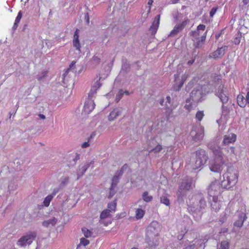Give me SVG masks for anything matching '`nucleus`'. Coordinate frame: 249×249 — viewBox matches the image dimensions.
Here are the masks:
<instances>
[{
	"mask_svg": "<svg viewBox=\"0 0 249 249\" xmlns=\"http://www.w3.org/2000/svg\"><path fill=\"white\" fill-rule=\"evenodd\" d=\"M222 189L224 188L222 187V183L220 184L218 180H215L210 184L208 189L209 199L211 201L212 209L215 212L218 211L221 207L222 197L221 193Z\"/></svg>",
	"mask_w": 249,
	"mask_h": 249,
	"instance_id": "f257e3e1",
	"label": "nucleus"
},
{
	"mask_svg": "<svg viewBox=\"0 0 249 249\" xmlns=\"http://www.w3.org/2000/svg\"><path fill=\"white\" fill-rule=\"evenodd\" d=\"M208 159L206 151L199 149L192 153L188 165L192 170H198L207 163Z\"/></svg>",
	"mask_w": 249,
	"mask_h": 249,
	"instance_id": "f03ea898",
	"label": "nucleus"
},
{
	"mask_svg": "<svg viewBox=\"0 0 249 249\" xmlns=\"http://www.w3.org/2000/svg\"><path fill=\"white\" fill-rule=\"evenodd\" d=\"M213 156L209 161V168L213 172L219 173L225 164L224 154L220 147H211Z\"/></svg>",
	"mask_w": 249,
	"mask_h": 249,
	"instance_id": "7ed1b4c3",
	"label": "nucleus"
},
{
	"mask_svg": "<svg viewBox=\"0 0 249 249\" xmlns=\"http://www.w3.org/2000/svg\"><path fill=\"white\" fill-rule=\"evenodd\" d=\"M238 178L236 170L228 168L226 172L223 174V180L222 181V187L225 189H230L237 183Z\"/></svg>",
	"mask_w": 249,
	"mask_h": 249,
	"instance_id": "20e7f679",
	"label": "nucleus"
},
{
	"mask_svg": "<svg viewBox=\"0 0 249 249\" xmlns=\"http://www.w3.org/2000/svg\"><path fill=\"white\" fill-rule=\"evenodd\" d=\"M161 231V226L156 221H152L147 228V236L152 238L159 237Z\"/></svg>",
	"mask_w": 249,
	"mask_h": 249,
	"instance_id": "39448f33",
	"label": "nucleus"
},
{
	"mask_svg": "<svg viewBox=\"0 0 249 249\" xmlns=\"http://www.w3.org/2000/svg\"><path fill=\"white\" fill-rule=\"evenodd\" d=\"M36 236V234L35 232H28L18 239L17 244L20 247H25L27 245H30L35 240Z\"/></svg>",
	"mask_w": 249,
	"mask_h": 249,
	"instance_id": "423d86ee",
	"label": "nucleus"
},
{
	"mask_svg": "<svg viewBox=\"0 0 249 249\" xmlns=\"http://www.w3.org/2000/svg\"><path fill=\"white\" fill-rule=\"evenodd\" d=\"M192 188V182L189 181L187 179H183L179 187L177 195L178 199L182 198L186 193Z\"/></svg>",
	"mask_w": 249,
	"mask_h": 249,
	"instance_id": "0eeeda50",
	"label": "nucleus"
},
{
	"mask_svg": "<svg viewBox=\"0 0 249 249\" xmlns=\"http://www.w3.org/2000/svg\"><path fill=\"white\" fill-rule=\"evenodd\" d=\"M188 76H189L188 74H186V73L182 75V76L181 77V81L178 84L177 80H178V79L179 77V74L178 73V74H175L174 76H175V84L173 86V89L175 91H179V90H180L181 88L183 87V85L185 81L188 78Z\"/></svg>",
	"mask_w": 249,
	"mask_h": 249,
	"instance_id": "6e6552de",
	"label": "nucleus"
},
{
	"mask_svg": "<svg viewBox=\"0 0 249 249\" xmlns=\"http://www.w3.org/2000/svg\"><path fill=\"white\" fill-rule=\"evenodd\" d=\"M207 32H203L200 37L192 38L193 46L195 48H200L204 45L206 38Z\"/></svg>",
	"mask_w": 249,
	"mask_h": 249,
	"instance_id": "1a4fd4ad",
	"label": "nucleus"
},
{
	"mask_svg": "<svg viewBox=\"0 0 249 249\" xmlns=\"http://www.w3.org/2000/svg\"><path fill=\"white\" fill-rule=\"evenodd\" d=\"M101 79V76H97L95 78L94 82L91 86V89L89 94V96H93L94 94L96 93L97 89L101 87L102 84L100 82Z\"/></svg>",
	"mask_w": 249,
	"mask_h": 249,
	"instance_id": "9d476101",
	"label": "nucleus"
},
{
	"mask_svg": "<svg viewBox=\"0 0 249 249\" xmlns=\"http://www.w3.org/2000/svg\"><path fill=\"white\" fill-rule=\"evenodd\" d=\"M79 30L78 29H76L74 32L73 39H72V44L73 46L77 50L78 52L81 53V45L79 41Z\"/></svg>",
	"mask_w": 249,
	"mask_h": 249,
	"instance_id": "9b49d317",
	"label": "nucleus"
},
{
	"mask_svg": "<svg viewBox=\"0 0 249 249\" xmlns=\"http://www.w3.org/2000/svg\"><path fill=\"white\" fill-rule=\"evenodd\" d=\"M205 28L206 26L205 25L199 24L197 26L196 30L191 31V32L190 33V36L192 37V38L200 37L203 33L201 31L203 32L205 31Z\"/></svg>",
	"mask_w": 249,
	"mask_h": 249,
	"instance_id": "f8f14e48",
	"label": "nucleus"
},
{
	"mask_svg": "<svg viewBox=\"0 0 249 249\" xmlns=\"http://www.w3.org/2000/svg\"><path fill=\"white\" fill-rule=\"evenodd\" d=\"M95 106L94 101L91 99H88L85 103L84 106V111L87 114L91 112Z\"/></svg>",
	"mask_w": 249,
	"mask_h": 249,
	"instance_id": "ddd939ff",
	"label": "nucleus"
},
{
	"mask_svg": "<svg viewBox=\"0 0 249 249\" xmlns=\"http://www.w3.org/2000/svg\"><path fill=\"white\" fill-rule=\"evenodd\" d=\"M236 135L234 133L226 135L223 137L222 143L225 145H228L230 143H233L236 141Z\"/></svg>",
	"mask_w": 249,
	"mask_h": 249,
	"instance_id": "4468645a",
	"label": "nucleus"
},
{
	"mask_svg": "<svg viewBox=\"0 0 249 249\" xmlns=\"http://www.w3.org/2000/svg\"><path fill=\"white\" fill-rule=\"evenodd\" d=\"M226 48L227 46H226L218 48L216 51L211 53L210 57L214 59L221 58L225 54Z\"/></svg>",
	"mask_w": 249,
	"mask_h": 249,
	"instance_id": "2eb2a0df",
	"label": "nucleus"
},
{
	"mask_svg": "<svg viewBox=\"0 0 249 249\" xmlns=\"http://www.w3.org/2000/svg\"><path fill=\"white\" fill-rule=\"evenodd\" d=\"M202 97L201 91L199 89L193 90L190 93V98L194 102H198Z\"/></svg>",
	"mask_w": 249,
	"mask_h": 249,
	"instance_id": "dca6fc26",
	"label": "nucleus"
},
{
	"mask_svg": "<svg viewBox=\"0 0 249 249\" xmlns=\"http://www.w3.org/2000/svg\"><path fill=\"white\" fill-rule=\"evenodd\" d=\"M160 17V15H158L155 17L152 24L150 28V30L153 35L156 33L159 27Z\"/></svg>",
	"mask_w": 249,
	"mask_h": 249,
	"instance_id": "f3484780",
	"label": "nucleus"
},
{
	"mask_svg": "<svg viewBox=\"0 0 249 249\" xmlns=\"http://www.w3.org/2000/svg\"><path fill=\"white\" fill-rule=\"evenodd\" d=\"M187 24L186 21L182 22L181 23L176 25L174 29L171 31L170 36H174L176 35L180 31L183 29Z\"/></svg>",
	"mask_w": 249,
	"mask_h": 249,
	"instance_id": "a211bd4d",
	"label": "nucleus"
},
{
	"mask_svg": "<svg viewBox=\"0 0 249 249\" xmlns=\"http://www.w3.org/2000/svg\"><path fill=\"white\" fill-rule=\"evenodd\" d=\"M247 217L245 213H241L238 217V219L234 223V227L240 228L242 227L244 221L246 220Z\"/></svg>",
	"mask_w": 249,
	"mask_h": 249,
	"instance_id": "6ab92c4d",
	"label": "nucleus"
},
{
	"mask_svg": "<svg viewBox=\"0 0 249 249\" xmlns=\"http://www.w3.org/2000/svg\"><path fill=\"white\" fill-rule=\"evenodd\" d=\"M237 103L238 106L241 107H245L248 104L246 97H244L243 93L239 94L237 97Z\"/></svg>",
	"mask_w": 249,
	"mask_h": 249,
	"instance_id": "aec40b11",
	"label": "nucleus"
},
{
	"mask_svg": "<svg viewBox=\"0 0 249 249\" xmlns=\"http://www.w3.org/2000/svg\"><path fill=\"white\" fill-rule=\"evenodd\" d=\"M121 108H116L114 109L109 114L108 116V120L109 121H113L119 116L121 111Z\"/></svg>",
	"mask_w": 249,
	"mask_h": 249,
	"instance_id": "412c9836",
	"label": "nucleus"
},
{
	"mask_svg": "<svg viewBox=\"0 0 249 249\" xmlns=\"http://www.w3.org/2000/svg\"><path fill=\"white\" fill-rule=\"evenodd\" d=\"M204 134V128H201L195 136H192V139L194 141L197 142L202 140Z\"/></svg>",
	"mask_w": 249,
	"mask_h": 249,
	"instance_id": "4be33fe9",
	"label": "nucleus"
},
{
	"mask_svg": "<svg viewBox=\"0 0 249 249\" xmlns=\"http://www.w3.org/2000/svg\"><path fill=\"white\" fill-rule=\"evenodd\" d=\"M159 237H154L152 238H149V240L147 241V243L150 248L156 247L159 245Z\"/></svg>",
	"mask_w": 249,
	"mask_h": 249,
	"instance_id": "5701e85b",
	"label": "nucleus"
},
{
	"mask_svg": "<svg viewBox=\"0 0 249 249\" xmlns=\"http://www.w3.org/2000/svg\"><path fill=\"white\" fill-rule=\"evenodd\" d=\"M93 163L94 161L92 160L90 162L87 163L86 164L82 166L81 167L79 168L78 175L79 176H82L85 173L89 167L90 165L91 164H93Z\"/></svg>",
	"mask_w": 249,
	"mask_h": 249,
	"instance_id": "b1692460",
	"label": "nucleus"
},
{
	"mask_svg": "<svg viewBox=\"0 0 249 249\" xmlns=\"http://www.w3.org/2000/svg\"><path fill=\"white\" fill-rule=\"evenodd\" d=\"M57 222V220L55 217L45 221L43 222L42 225L44 227H48L50 225L54 226Z\"/></svg>",
	"mask_w": 249,
	"mask_h": 249,
	"instance_id": "393cba45",
	"label": "nucleus"
},
{
	"mask_svg": "<svg viewBox=\"0 0 249 249\" xmlns=\"http://www.w3.org/2000/svg\"><path fill=\"white\" fill-rule=\"evenodd\" d=\"M145 214V211L142 208H138L135 211V217L137 220L142 219Z\"/></svg>",
	"mask_w": 249,
	"mask_h": 249,
	"instance_id": "a878e982",
	"label": "nucleus"
},
{
	"mask_svg": "<svg viewBox=\"0 0 249 249\" xmlns=\"http://www.w3.org/2000/svg\"><path fill=\"white\" fill-rule=\"evenodd\" d=\"M192 99L190 98H188L186 100V104L184 106V108L188 111L190 112L193 109Z\"/></svg>",
	"mask_w": 249,
	"mask_h": 249,
	"instance_id": "bb28decb",
	"label": "nucleus"
},
{
	"mask_svg": "<svg viewBox=\"0 0 249 249\" xmlns=\"http://www.w3.org/2000/svg\"><path fill=\"white\" fill-rule=\"evenodd\" d=\"M55 194H53V195H50L47 196L44 199L43 201L44 205L46 207H48L50 205V202L52 200L54 196H55Z\"/></svg>",
	"mask_w": 249,
	"mask_h": 249,
	"instance_id": "cd10ccee",
	"label": "nucleus"
},
{
	"mask_svg": "<svg viewBox=\"0 0 249 249\" xmlns=\"http://www.w3.org/2000/svg\"><path fill=\"white\" fill-rule=\"evenodd\" d=\"M230 243L228 241H222L220 243L218 249H229Z\"/></svg>",
	"mask_w": 249,
	"mask_h": 249,
	"instance_id": "c85d7f7f",
	"label": "nucleus"
},
{
	"mask_svg": "<svg viewBox=\"0 0 249 249\" xmlns=\"http://www.w3.org/2000/svg\"><path fill=\"white\" fill-rule=\"evenodd\" d=\"M142 197L143 200L146 202H149L152 201L153 197L152 196H149L148 193L145 191L143 193Z\"/></svg>",
	"mask_w": 249,
	"mask_h": 249,
	"instance_id": "c756f323",
	"label": "nucleus"
},
{
	"mask_svg": "<svg viewBox=\"0 0 249 249\" xmlns=\"http://www.w3.org/2000/svg\"><path fill=\"white\" fill-rule=\"evenodd\" d=\"M242 37V33L238 32L236 35L235 37L233 39V42L235 45H239L240 43L241 38Z\"/></svg>",
	"mask_w": 249,
	"mask_h": 249,
	"instance_id": "7c9ffc66",
	"label": "nucleus"
},
{
	"mask_svg": "<svg viewBox=\"0 0 249 249\" xmlns=\"http://www.w3.org/2000/svg\"><path fill=\"white\" fill-rule=\"evenodd\" d=\"M219 94V97L220 98L221 102L224 104L226 103L229 100V97L227 96V95L225 93V92H221V93Z\"/></svg>",
	"mask_w": 249,
	"mask_h": 249,
	"instance_id": "2f4dec72",
	"label": "nucleus"
},
{
	"mask_svg": "<svg viewBox=\"0 0 249 249\" xmlns=\"http://www.w3.org/2000/svg\"><path fill=\"white\" fill-rule=\"evenodd\" d=\"M196 197L199 199V207L200 208L204 207L206 205V201L204 197H203L201 195L195 196V198Z\"/></svg>",
	"mask_w": 249,
	"mask_h": 249,
	"instance_id": "473e14b6",
	"label": "nucleus"
},
{
	"mask_svg": "<svg viewBox=\"0 0 249 249\" xmlns=\"http://www.w3.org/2000/svg\"><path fill=\"white\" fill-rule=\"evenodd\" d=\"M22 12L21 11H20L18 13V16L17 17H16V19H15V23H14V26L13 27L15 28H17V27H18V24L19 23L21 18H22Z\"/></svg>",
	"mask_w": 249,
	"mask_h": 249,
	"instance_id": "72a5a7b5",
	"label": "nucleus"
},
{
	"mask_svg": "<svg viewBox=\"0 0 249 249\" xmlns=\"http://www.w3.org/2000/svg\"><path fill=\"white\" fill-rule=\"evenodd\" d=\"M160 202L166 206H169L170 205V200L166 196H162L160 198Z\"/></svg>",
	"mask_w": 249,
	"mask_h": 249,
	"instance_id": "f704fd0d",
	"label": "nucleus"
},
{
	"mask_svg": "<svg viewBox=\"0 0 249 249\" xmlns=\"http://www.w3.org/2000/svg\"><path fill=\"white\" fill-rule=\"evenodd\" d=\"M117 206L116 199H115L113 202L108 204L107 207L109 210L111 212V211L115 212Z\"/></svg>",
	"mask_w": 249,
	"mask_h": 249,
	"instance_id": "c9c22d12",
	"label": "nucleus"
},
{
	"mask_svg": "<svg viewBox=\"0 0 249 249\" xmlns=\"http://www.w3.org/2000/svg\"><path fill=\"white\" fill-rule=\"evenodd\" d=\"M82 232L83 233L84 236L86 238H89L91 236L92 232L90 231L88 229L86 228H83L82 229Z\"/></svg>",
	"mask_w": 249,
	"mask_h": 249,
	"instance_id": "e433bc0d",
	"label": "nucleus"
},
{
	"mask_svg": "<svg viewBox=\"0 0 249 249\" xmlns=\"http://www.w3.org/2000/svg\"><path fill=\"white\" fill-rule=\"evenodd\" d=\"M204 116L203 111H198L196 114V118L200 122L203 119Z\"/></svg>",
	"mask_w": 249,
	"mask_h": 249,
	"instance_id": "4c0bfd02",
	"label": "nucleus"
},
{
	"mask_svg": "<svg viewBox=\"0 0 249 249\" xmlns=\"http://www.w3.org/2000/svg\"><path fill=\"white\" fill-rule=\"evenodd\" d=\"M89 244V240L85 239L84 237H82L80 240V243L77 246V248L80 247V246H86Z\"/></svg>",
	"mask_w": 249,
	"mask_h": 249,
	"instance_id": "58836bf2",
	"label": "nucleus"
},
{
	"mask_svg": "<svg viewBox=\"0 0 249 249\" xmlns=\"http://www.w3.org/2000/svg\"><path fill=\"white\" fill-rule=\"evenodd\" d=\"M110 212L109 210H104L100 214L101 219H103L107 217L109 215V213Z\"/></svg>",
	"mask_w": 249,
	"mask_h": 249,
	"instance_id": "ea45409f",
	"label": "nucleus"
},
{
	"mask_svg": "<svg viewBox=\"0 0 249 249\" xmlns=\"http://www.w3.org/2000/svg\"><path fill=\"white\" fill-rule=\"evenodd\" d=\"M162 149V145L159 144L156 145L154 148L151 150V152H153L155 153H159Z\"/></svg>",
	"mask_w": 249,
	"mask_h": 249,
	"instance_id": "a19ab883",
	"label": "nucleus"
},
{
	"mask_svg": "<svg viewBox=\"0 0 249 249\" xmlns=\"http://www.w3.org/2000/svg\"><path fill=\"white\" fill-rule=\"evenodd\" d=\"M48 71H44L41 72L40 75H38L37 76V79L38 81H41L45 77H46L48 74Z\"/></svg>",
	"mask_w": 249,
	"mask_h": 249,
	"instance_id": "79ce46f5",
	"label": "nucleus"
},
{
	"mask_svg": "<svg viewBox=\"0 0 249 249\" xmlns=\"http://www.w3.org/2000/svg\"><path fill=\"white\" fill-rule=\"evenodd\" d=\"M226 92V88H224L223 84H220L218 88V93H221V92Z\"/></svg>",
	"mask_w": 249,
	"mask_h": 249,
	"instance_id": "37998d69",
	"label": "nucleus"
},
{
	"mask_svg": "<svg viewBox=\"0 0 249 249\" xmlns=\"http://www.w3.org/2000/svg\"><path fill=\"white\" fill-rule=\"evenodd\" d=\"M114 186H111L110 188V191L109 193V196L108 198H111L115 194V191L114 189Z\"/></svg>",
	"mask_w": 249,
	"mask_h": 249,
	"instance_id": "c03bdc74",
	"label": "nucleus"
},
{
	"mask_svg": "<svg viewBox=\"0 0 249 249\" xmlns=\"http://www.w3.org/2000/svg\"><path fill=\"white\" fill-rule=\"evenodd\" d=\"M119 178L117 176H115L112 178V182L111 186H114V187H115L116 186L118 182Z\"/></svg>",
	"mask_w": 249,
	"mask_h": 249,
	"instance_id": "a18cd8bd",
	"label": "nucleus"
},
{
	"mask_svg": "<svg viewBox=\"0 0 249 249\" xmlns=\"http://www.w3.org/2000/svg\"><path fill=\"white\" fill-rule=\"evenodd\" d=\"M218 10V7H213L211 11H210V16L211 17H213V16L215 15V14L216 13V11H217Z\"/></svg>",
	"mask_w": 249,
	"mask_h": 249,
	"instance_id": "49530a36",
	"label": "nucleus"
},
{
	"mask_svg": "<svg viewBox=\"0 0 249 249\" xmlns=\"http://www.w3.org/2000/svg\"><path fill=\"white\" fill-rule=\"evenodd\" d=\"M123 94H124V91L123 90H120L119 91V93H118V95L116 96V99L118 100H119L122 98V97L123 95Z\"/></svg>",
	"mask_w": 249,
	"mask_h": 249,
	"instance_id": "de8ad7c7",
	"label": "nucleus"
},
{
	"mask_svg": "<svg viewBox=\"0 0 249 249\" xmlns=\"http://www.w3.org/2000/svg\"><path fill=\"white\" fill-rule=\"evenodd\" d=\"M75 64V62L74 61H72L71 62V65H70V68H68L67 71H66V72H65V73L63 74V76L64 77H65L66 75L67 74L68 72V71L70 69H71V68H72V67Z\"/></svg>",
	"mask_w": 249,
	"mask_h": 249,
	"instance_id": "09e8293b",
	"label": "nucleus"
},
{
	"mask_svg": "<svg viewBox=\"0 0 249 249\" xmlns=\"http://www.w3.org/2000/svg\"><path fill=\"white\" fill-rule=\"evenodd\" d=\"M195 57L193 59H191V60H189L188 62H187V64L188 66H191L192 65L194 62H195Z\"/></svg>",
	"mask_w": 249,
	"mask_h": 249,
	"instance_id": "8fccbe9b",
	"label": "nucleus"
},
{
	"mask_svg": "<svg viewBox=\"0 0 249 249\" xmlns=\"http://www.w3.org/2000/svg\"><path fill=\"white\" fill-rule=\"evenodd\" d=\"M89 144L88 142H84L82 145V148H86L88 146H89Z\"/></svg>",
	"mask_w": 249,
	"mask_h": 249,
	"instance_id": "3c124183",
	"label": "nucleus"
},
{
	"mask_svg": "<svg viewBox=\"0 0 249 249\" xmlns=\"http://www.w3.org/2000/svg\"><path fill=\"white\" fill-rule=\"evenodd\" d=\"M153 2V0H148V5H149V12L150 11V10H151V6L152 5V3Z\"/></svg>",
	"mask_w": 249,
	"mask_h": 249,
	"instance_id": "603ef678",
	"label": "nucleus"
},
{
	"mask_svg": "<svg viewBox=\"0 0 249 249\" xmlns=\"http://www.w3.org/2000/svg\"><path fill=\"white\" fill-rule=\"evenodd\" d=\"M194 245H189L185 247L184 249H194Z\"/></svg>",
	"mask_w": 249,
	"mask_h": 249,
	"instance_id": "864d4df0",
	"label": "nucleus"
},
{
	"mask_svg": "<svg viewBox=\"0 0 249 249\" xmlns=\"http://www.w3.org/2000/svg\"><path fill=\"white\" fill-rule=\"evenodd\" d=\"M246 98L248 104H249V91L247 92V95L246 96Z\"/></svg>",
	"mask_w": 249,
	"mask_h": 249,
	"instance_id": "5fc2aeb1",
	"label": "nucleus"
},
{
	"mask_svg": "<svg viewBox=\"0 0 249 249\" xmlns=\"http://www.w3.org/2000/svg\"><path fill=\"white\" fill-rule=\"evenodd\" d=\"M166 100H167V102L169 104H170L171 103V98L169 96H168L166 97Z\"/></svg>",
	"mask_w": 249,
	"mask_h": 249,
	"instance_id": "6e6d98bb",
	"label": "nucleus"
},
{
	"mask_svg": "<svg viewBox=\"0 0 249 249\" xmlns=\"http://www.w3.org/2000/svg\"><path fill=\"white\" fill-rule=\"evenodd\" d=\"M243 2L244 5H247L249 2V0H243Z\"/></svg>",
	"mask_w": 249,
	"mask_h": 249,
	"instance_id": "4d7b16f0",
	"label": "nucleus"
},
{
	"mask_svg": "<svg viewBox=\"0 0 249 249\" xmlns=\"http://www.w3.org/2000/svg\"><path fill=\"white\" fill-rule=\"evenodd\" d=\"M39 116L42 119H45V116L43 114H39Z\"/></svg>",
	"mask_w": 249,
	"mask_h": 249,
	"instance_id": "13d9d810",
	"label": "nucleus"
},
{
	"mask_svg": "<svg viewBox=\"0 0 249 249\" xmlns=\"http://www.w3.org/2000/svg\"><path fill=\"white\" fill-rule=\"evenodd\" d=\"M164 99H161L160 100V104L161 105V106H163V103H164Z\"/></svg>",
	"mask_w": 249,
	"mask_h": 249,
	"instance_id": "bf43d9fd",
	"label": "nucleus"
},
{
	"mask_svg": "<svg viewBox=\"0 0 249 249\" xmlns=\"http://www.w3.org/2000/svg\"><path fill=\"white\" fill-rule=\"evenodd\" d=\"M230 149H231V152H232L233 154H234V147H233V146H231V147H230Z\"/></svg>",
	"mask_w": 249,
	"mask_h": 249,
	"instance_id": "052dcab7",
	"label": "nucleus"
},
{
	"mask_svg": "<svg viewBox=\"0 0 249 249\" xmlns=\"http://www.w3.org/2000/svg\"><path fill=\"white\" fill-rule=\"evenodd\" d=\"M217 79V83H218V84L221 83L222 80H221V78L218 77Z\"/></svg>",
	"mask_w": 249,
	"mask_h": 249,
	"instance_id": "680f3d73",
	"label": "nucleus"
},
{
	"mask_svg": "<svg viewBox=\"0 0 249 249\" xmlns=\"http://www.w3.org/2000/svg\"><path fill=\"white\" fill-rule=\"evenodd\" d=\"M198 77H195L194 78V79H193V81H196V82H197V79H198Z\"/></svg>",
	"mask_w": 249,
	"mask_h": 249,
	"instance_id": "e2e57ef3",
	"label": "nucleus"
},
{
	"mask_svg": "<svg viewBox=\"0 0 249 249\" xmlns=\"http://www.w3.org/2000/svg\"><path fill=\"white\" fill-rule=\"evenodd\" d=\"M220 36V34L216 35H215V38L217 39Z\"/></svg>",
	"mask_w": 249,
	"mask_h": 249,
	"instance_id": "0e129e2a",
	"label": "nucleus"
},
{
	"mask_svg": "<svg viewBox=\"0 0 249 249\" xmlns=\"http://www.w3.org/2000/svg\"><path fill=\"white\" fill-rule=\"evenodd\" d=\"M125 93V94L126 95H128L129 94V92L127 90H125V91H124V94Z\"/></svg>",
	"mask_w": 249,
	"mask_h": 249,
	"instance_id": "69168bd1",
	"label": "nucleus"
},
{
	"mask_svg": "<svg viewBox=\"0 0 249 249\" xmlns=\"http://www.w3.org/2000/svg\"><path fill=\"white\" fill-rule=\"evenodd\" d=\"M226 231H227V229L224 230L223 231H222V230L221 231V232H226Z\"/></svg>",
	"mask_w": 249,
	"mask_h": 249,
	"instance_id": "338daca9",
	"label": "nucleus"
},
{
	"mask_svg": "<svg viewBox=\"0 0 249 249\" xmlns=\"http://www.w3.org/2000/svg\"><path fill=\"white\" fill-rule=\"evenodd\" d=\"M79 159V155L78 154H76V160H78Z\"/></svg>",
	"mask_w": 249,
	"mask_h": 249,
	"instance_id": "774afa93",
	"label": "nucleus"
}]
</instances>
